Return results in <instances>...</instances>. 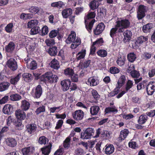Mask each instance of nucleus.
<instances>
[{"mask_svg":"<svg viewBox=\"0 0 155 155\" xmlns=\"http://www.w3.org/2000/svg\"><path fill=\"white\" fill-rule=\"evenodd\" d=\"M58 33V31L57 30H53L51 31L49 34V37L52 38L56 37Z\"/></svg>","mask_w":155,"mask_h":155,"instance_id":"nucleus-61","label":"nucleus"},{"mask_svg":"<svg viewBox=\"0 0 155 155\" xmlns=\"http://www.w3.org/2000/svg\"><path fill=\"white\" fill-rule=\"evenodd\" d=\"M84 115V113L81 110H76L72 114L73 118L76 120H82Z\"/></svg>","mask_w":155,"mask_h":155,"instance_id":"nucleus-6","label":"nucleus"},{"mask_svg":"<svg viewBox=\"0 0 155 155\" xmlns=\"http://www.w3.org/2000/svg\"><path fill=\"white\" fill-rule=\"evenodd\" d=\"M127 58L129 61L132 62L136 60L137 56L136 54L134 53L131 52L128 54Z\"/></svg>","mask_w":155,"mask_h":155,"instance_id":"nucleus-39","label":"nucleus"},{"mask_svg":"<svg viewBox=\"0 0 155 155\" xmlns=\"http://www.w3.org/2000/svg\"><path fill=\"white\" fill-rule=\"evenodd\" d=\"M125 59V57L124 56L119 57L117 61V64L120 66L123 65L124 64Z\"/></svg>","mask_w":155,"mask_h":155,"instance_id":"nucleus-40","label":"nucleus"},{"mask_svg":"<svg viewBox=\"0 0 155 155\" xmlns=\"http://www.w3.org/2000/svg\"><path fill=\"white\" fill-rule=\"evenodd\" d=\"M145 8L143 5H140L137 11V17L139 19H141L145 15Z\"/></svg>","mask_w":155,"mask_h":155,"instance_id":"nucleus-14","label":"nucleus"},{"mask_svg":"<svg viewBox=\"0 0 155 155\" xmlns=\"http://www.w3.org/2000/svg\"><path fill=\"white\" fill-rule=\"evenodd\" d=\"M21 77V74L20 73L18 74L16 76L11 77L10 80V82L12 84H16L19 81Z\"/></svg>","mask_w":155,"mask_h":155,"instance_id":"nucleus-24","label":"nucleus"},{"mask_svg":"<svg viewBox=\"0 0 155 155\" xmlns=\"http://www.w3.org/2000/svg\"><path fill=\"white\" fill-rule=\"evenodd\" d=\"M48 32V27L46 26H43L41 30H40L39 34L42 36L47 35Z\"/></svg>","mask_w":155,"mask_h":155,"instance_id":"nucleus-47","label":"nucleus"},{"mask_svg":"<svg viewBox=\"0 0 155 155\" xmlns=\"http://www.w3.org/2000/svg\"><path fill=\"white\" fill-rule=\"evenodd\" d=\"M48 53L51 56H55L57 54L58 51L57 48L55 46L50 48L48 51Z\"/></svg>","mask_w":155,"mask_h":155,"instance_id":"nucleus-41","label":"nucleus"},{"mask_svg":"<svg viewBox=\"0 0 155 155\" xmlns=\"http://www.w3.org/2000/svg\"><path fill=\"white\" fill-rule=\"evenodd\" d=\"M64 73L66 75L71 77L74 74V71L72 69L68 68L64 70Z\"/></svg>","mask_w":155,"mask_h":155,"instance_id":"nucleus-49","label":"nucleus"},{"mask_svg":"<svg viewBox=\"0 0 155 155\" xmlns=\"http://www.w3.org/2000/svg\"><path fill=\"white\" fill-rule=\"evenodd\" d=\"M124 38L123 39V41L125 42H128L131 38L132 35L131 32L129 30H127L123 33Z\"/></svg>","mask_w":155,"mask_h":155,"instance_id":"nucleus-21","label":"nucleus"},{"mask_svg":"<svg viewBox=\"0 0 155 155\" xmlns=\"http://www.w3.org/2000/svg\"><path fill=\"white\" fill-rule=\"evenodd\" d=\"M100 110L99 106L94 105L91 107L90 109V114L92 115H95L97 114Z\"/></svg>","mask_w":155,"mask_h":155,"instance_id":"nucleus-20","label":"nucleus"},{"mask_svg":"<svg viewBox=\"0 0 155 155\" xmlns=\"http://www.w3.org/2000/svg\"><path fill=\"white\" fill-rule=\"evenodd\" d=\"M22 77L24 80L27 82L31 81L32 79L31 74L27 73L23 74Z\"/></svg>","mask_w":155,"mask_h":155,"instance_id":"nucleus-36","label":"nucleus"},{"mask_svg":"<svg viewBox=\"0 0 155 155\" xmlns=\"http://www.w3.org/2000/svg\"><path fill=\"white\" fill-rule=\"evenodd\" d=\"M15 115L17 118L20 120H24L26 117L25 113L21 109L17 110L15 111Z\"/></svg>","mask_w":155,"mask_h":155,"instance_id":"nucleus-10","label":"nucleus"},{"mask_svg":"<svg viewBox=\"0 0 155 155\" xmlns=\"http://www.w3.org/2000/svg\"><path fill=\"white\" fill-rule=\"evenodd\" d=\"M95 130L92 128H88L81 133V138L82 139H89L94 134Z\"/></svg>","mask_w":155,"mask_h":155,"instance_id":"nucleus-3","label":"nucleus"},{"mask_svg":"<svg viewBox=\"0 0 155 155\" xmlns=\"http://www.w3.org/2000/svg\"><path fill=\"white\" fill-rule=\"evenodd\" d=\"M129 133V131L127 129H124L122 130L120 135L119 139L120 141L124 140L127 136Z\"/></svg>","mask_w":155,"mask_h":155,"instance_id":"nucleus-22","label":"nucleus"},{"mask_svg":"<svg viewBox=\"0 0 155 155\" xmlns=\"http://www.w3.org/2000/svg\"><path fill=\"white\" fill-rule=\"evenodd\" d=\"M106 147L105 152L106 154H112L114 152V148L113 145H107Z\"/></svg>","mask_w":155,"mask_h":155,"instance_id":"nucleus-26","label":"nucleus"},{"mask_svg":"<svg viewBox=\"0 0 155 155\" xmlns=\"http://www.w3.org/2000/svg\"><path fill=\"white\" fill-rule=\"evenodd\" d=\"M71 81L69 79H66L62 81L61 84L62 89L64 91L68 90L70 86Z\"/></svg>","mask_w":155,"mask_h":155,"instance_id":"nucleus-13","label":"nucleus"},{"mask_svg":"<svg viewBox=\"0 0 155 155\" xmlns=\"http://www.w3.org/2000/svg\"><path fill=\"white\" fill-rule=\"evenodd\" d=\"M97 12L101 17H102L105 14L106 10L103 8H99L97 9Z\"/></svg>","mask_w":155,"mask_h":155,"instance_id":"nucleus-56","label":"nucleus"},{"mask_svg":"<svg viewBox=\"0 0 155 155\" xmlns=\"http://www.w3.org/2000/svg\"><path fill=\"white\" fill-rule=\"evenodd\" d=\"M42 92V91L41 86L38 85L36 87L34 93L33 92L32 95L35 98H39L41 96Z\"/></svg>","mask_w":155,"mask_h":155,"instance_id":"nucleus-15","label":"nucleus"},{"mask_svg":"<svg viewBox=\"0 0 155 155\" xmlns=\"http://www.w3.org/2000/svg\"><path fill=\"white\" fill-rule=\"evenodd\" d=\"M34 150V148L32 146H30L23 148L21 152L23 155H29L32 153Z\"/></svg>","mask_w":155,"mask_h":155,"instance_id":"nucleus-18","label":"nucleus"},{"mask_svg":"<svg viewBox=\"0 0 155 155\" xmlns=\"http://www.w3.org/2000/svg\"><path fill=\"white\" fill-rule=\"evenodd\" d=\"M15 48V45L14 43L10 42L6 46L5 49L6 51L8 52H11L13 51Z\"/></svg>","mask_w":155,"mask_h":155,"instance_id":"nucleus-35","label":"nucleus"},{"mask_svg":"<svg viewBox=\"0 0 155 155\" xmlns=\"http://www.w3.org/2000/svg\"><path fill=\"white\" fill-rule=\"evenodd\" d=\"M13 107L12 105L9 104L5 105L3 108V112L7 114H10L13 112Z\"/></svg>","mask_w":155,"mask_h":155,"instance_id":"nucleus-12","label":"nucleus"},{"mask_svg":"<svg viewBox=\"0 0 155 155\" xmlns=\"http://www.w3.org/2000/svg\"><path fill=\"white\" fill-rule=\"evenodd\" d=\"M95 13L94 12H89L87 16L85 18L86 28L89 32L91 31L92 28L95 21L94 19H92L88 24V20L90 19L94 18L95 16Z\"/></svg>","mask_w":155,"mask_h":155,"instance_id":"nucleus-1","label":"nucleus"},{"mask_svg":"<svg viewBox=\"0 0 155 155\" xmlns=\"http://www.w3.org/2000/svg\"><path fill=\"white\" fill-rule=\"evenodd\" d=\"M6 144L10 147H14L17 144L15 140L12 138L9 137L6 139L5 140Z\"/></svg>","mask_w":155,"mask_h":155,"instance_id":"nucleus-17","label":"nucleus"},{"mask_svg":"<svg viewBox=\"0 0 155 155\" xmlns=\"http://www.w3.org/2000/svg\"><path fill=\"white\" fill-rule=\"evenodd\" d=\"M86 50L84 49H82L76 55V59L79 60L84 58L86 54Z\"/></svg>","mask_w":155,"mask_h":155,"instance_id":"nucleus-30","label":"nucleus"},{"mask_svg":"<svg viewBox=\"0 0 155 155\" xmlns=\"http://www.w3.org/2000/svg\"><path fill=\"white\" fill-rule=\"evenodd\" d=\"M130 73L131 76L134 78H137L140 76L139 73L136 71H132Z\"/></svg>","mask_w":155,"mask_h":155,"instance_id":"nucleus-64","label":"nucleus"},{"mask_svg":"<svg viewBox=\"0 0 155 155\" xmlns=\"http://www.w3.org/2000/svg\"><path fill=\"white\" fill-rule=\"evenodd\" d=\"M97 54L100 57L104 58L107 55V52L106 50L104 49L99 50L97 52Z\"/></svg>","mask_w":155,"mask_h":155,"instance_id":"nucleus-46","label":"nucleus"},{"mask_svg":"<svg viewBox=\"0 0 155 155\" xmlns=\"http://www.w3.org/2000/svg\"><path fill=\"white\" fill-rule=\"evenodd\" d=\"M103 43V38H101L94 42L91 45V52L93 54L95 52L96 47H99L102 45Z\"/></svg>","mask_w":155,"mask_h":155,"instance_id":"nucleus-7","label":"nucleus"},{"mask_svg":"<svg viewBox=\"0 0 155 155\" xmlns=\"http://www.w3.org/2000/svg\"><path fill=\"white\" fill-rule=\"evenodd\" d=\"M70 48L72 49L76 48L81 43V41L79 38L77 37L75 41L72 43Z\"/></svg>","mask_w":155,"mask_h":155,"instance_id":"nucleus-28","label":"nucleus"},{"mask_svg":"<svg viewBox=\"0 0 155 155\" xmlns=\"http://www.w3.org/2000/svg\"><path fill=\"white\" fill-rule=\"evenodd\" d=\"M90 63V60L85 61L84 63L80 62L78 67L82 69L85 68H87L88 67Z\"/></svg>","mask_w":155,"mask_h":155,"instance_id":"nucleus-43","label":"nucleus"},{"mask_svg":"<svg viewBox=\"0 0 155 155\" xmlns=\"http://www.w3.org/2000/svg\"><path fill=\"white\" fill-rule=\"evenodd\" d=\"M134 82L130 80H128L126 84L125 89L127 91H128L133 86Z\"/></svg>","mask_w":155,"mask_h":155,"instance_id":"nucleus-52","label":"nucleus"},{"mask_svg":"<svg viewBox=\"0 0 155 155\" xmlns=\"http://www.w3.org/2000/svg\"><path fill=\"white\" fill-rule=\"evenodd\" d=\"M70 140L69 137H67L64 142L63 146L65 148H68L70 145Z\"/></svg>","mask_w":155,"mask_h":155,"instance_id":"nucleus-57","label":"nucleus"},{"mask_svg":"<svg viewBox=\"0 0 155 155\" xmlns=\"http://www.w3.org/2000/svg\"><path fill=\"white\" fill-rule=\"evenodd\" d=\"M6 64L8 67L12 71H15L17 69V62L13 58L9 59L7 62Z\"/></svg>","mask_w":155,"mask_h":155,"instance_id":"nucleus-5","label":"nucleus"},{"mask_svg":"<svg viewBox=\"0 0 155 155\" xmlns=\"http://www.w3.org/2000/svg\"><path fill=\"white\" fill-rule=\"evenodd\" d=\"M10 99L13 101H17L21 99V97L18 94H12L10 96Z\"/></svg>","mask_w":155,"mask_h":155,"instance_id":"nucleus-48","label":"nucleus"},{"mask_svg":"<svg viewBox=\"0 0 155 155\" xmlns=\"http://www.w3.org/2000/svg\"><path fill=\"white\" fill-rule=\"evenodd\" d=\"M38 21L36 20H32L28 22L27 24L28 27V28H32L35 27L38 25Z\"/></svg>","mask_w":155,"mask_h":155,"instance_id":"nucleus-42","label":"nucleus"},{"mask_svg":"<svg viewBox=\"0 0 155 155\" xmlns=\"http://www.w3.org/2000/svg\"><path fill=\"white\" fill-rule=\"evenodd\" d=\"M110 72L113 74L118 73L119 72V70L116 67H112L110 69Z\"/></svg>","mask_w":155,"mask_h":155,"instance_id":"nucleus-63","label":"nucleus"},{"mask_svg":"<svg viewBox=\"0 0 155 155\" xmlns=\"http://www.w3.org/2000/svg\"><path fill=\"white\" fill-rule=\"evenodd\" d=\"M99 83V81L97 77L93 76L89 78L86 82V84L91 86L97 85Z\"/></svg>","mask_w":155,"mask_h":155,"instance_id":"nucleus-9","label":"nucleus"},{"mask_svg":"<svg viewBox=\"0 0 155 155\" xmlns=\"http://www.w3.org/2000/svg\"><path fill=\"white\" fill-rule=\"evenodd\" d=\"M118 111L117 110L115 106L112 107H108L106 108L105 110V113L106 114L110 113H117Z\"/></svg>","mask_w":155,"mask_h":155,"instance_id":"nucleus-33","label":"nucleus"},{"mask_svg":"<svg viewBox=\"0 0 155 155\" xmlns=\"http://www.w3.org/2000/svg\"><path fill=\"white\" fill-rule=\"evenodd\" d=\"M105 28V26L103 23H99L94 30V31L95 35H98L101 33Z\"/></svg>","mask_w":155,"mask_h":155,"instance_id":"nucleus-11","label":"nucleus"},{"mask_svg":"<svg viewBox=\"0 0 155 155\" xmlns=\"http://www.w3.org/2000/svg\"><path fill=\"white\" fill-rule=\"evenodd\" d=\"M58 79V77L55 75H53L51 72H48L42 75L41 77V80L45 83L49 82L52 83L56 82Z\"/></svg>","mask_w":155,"mask_h":155,"instance_id":"nucleus-2","label":"nucleus"},{"mask_svg":"<svg viewBox=\"0 0 155 155\" xmlns=\"http://www.w3.org/2000/svg\"><path fill=\"white\" fill-rule=\"evenodd\" d=\"M126 78L125 76L121 75L119 78L117 82V88H119L121 87L125 83Z\"/></svg>","mask_w":155,"mask_h":155,"instance_id":"nucleus-27","label":"nucleus"},{"mask_svg":"<svg viewBox=\"0 0 155 155\" xmlns=\"http://www.w3.org/2000/svg\"><path fill=\"white\" fill-rule=\"evenodd\" d=\"M91 93L94 99H97L99 98L100 95L96 90H92Z\"/></svg>","mask_w":155,"mask_h":155,"instance_id":"nucleus-62","label":"nucleus"},{"mask_svg":"<svg viewBox=\"0 0 155 155\" xmlns=\"http://www.w3.org/2000/svg\"><path fill=\"white\" fill-rule=\"evenodd\" d=\"M40 28L38 26H36L32 28L30 31V34L31 35H34L38 33H39Z\"/></svg>","mask_w":155,"mask_h":155,"instance_id":"nucleus-45","label":"nucleus"},{"mask_svg":"<svg viewBox=\"0 0 155 155\" xmlns=\"http://www.w3.org/2000/svg\"><path fill=\"white\" fill-rule=\"evenodd\" d=\"M132 101L134 104H139L141 102L142 99L140 97L137 96H135L132 97Z\"/></svg>","mask_w":155,"mask_h":155,"instance_id":"nucleus-50","label":"nucleus"},{"mask_svg":"<svg viewBox=\"0 0 155 155\" xmlns=\"http://www.w3.org/2000/svg\"><path fill=\"white\" fill-rule=\"evenodd\" d=\"M147 93L149 95H152L155 91V82H150L146 86Z\"/></svg>","mask_w":155,"mask_h":155,"instance_id":"nucleus-8","label":"nucleus"},{"mask_svg":"<svg viewBox=\"0 0 155 155\" xmlns=\"http://www.w3.org/2000/svg\"><path fill=\"white\" fill-rule=\"evenodd\" d=\"M39 11L38 8L36 7L32 6L29 9V12L33 14L37 13Z\"/></svg>","mask_w":155,"mask_h":155,"instance_id":"nucleus-55","label":"nucleus"},{"mask_svg":"<svg viewBox=\"0 0 155 155\" xmlns=\"http://www.w3.org/2000/svg\"><path fill=\"white\" fill-rule=\"evenodd\" d=\"M27 130L28 132L30 134L34 133L37 128L36 125L34 124H32L28 125Z\"/></svg>","mask_w":155,"mask_h":155,"instance_id":"nucleus-23","label":"nucleus"},{"mask_svg":"<svg viewBox=\"0 0 155 155\" xmlns=\"http://www.w3.org/2000/svg\"><path fill=\"white\" fill-rule=\"evenodd\" d=\"M148 40V37L146 36L144 37V36H141L138 38L137 42V43L141 44L144 42L147 41Z\"/></svg>","mask_w":155,"mask_h":155,"instance_id":"nucleus-44","label":"nucleus"},{"mask_svg":"<svg viewBox=\"0 0 155 155\" xmlns=\"http://www.w3.org/2000/svg\"><path fill=\"white\" fill-rule=\"evenodd\" d=\"M76 38V33L73 31H71V34L69 35L68 38L66 40V42L67 44H70L75 41Z\"/></svg>","mask_w":155,"mask_h":155,"instance_id":"nucleus-16","label":"nucleus"},{"mask_svg":"<svg viewBox=\"0 0 155 155\" xmlns=\"http://www.w3.org/2000/svg\"><path fill=\"white\" fill-rule=\"evenodd\" d=\"M153 27L152 24H148L144 25L142 28L143 31L144 32L147 33L150 32V30Z\"/></svg>","mask_w":155,"mask_h":155,"instance_id":"nucleus-38","label":"nucleus"},{"mask_svg":"<svg viewBox=\"0 0 155 155\" xmlns=\"http://www.w3.org/2000/svg\"><path fill=\"white\" fill-rule=\"evenodd\" d=\"M51 67L53 68L58 69L60 67L59 62L55 59H54L51 62L50 64Z\"/></svg>","mask_w":155,"mask_h":155,"instance_id":"nucleus-31","label":"nucleus"},{"mask_svg":"<svg viewBox=\"0 0 155 155\" xmlns=\"http://www.w3.org/2000/svg\"><path fill=\"white\" fill-rule=\"evenodd\" d=\"M148 117L145 114H142L140 115L138 120V123L140 124H144L147 120Z\"/></svg>","mask_w":155,"mask_h":155,"instance_id":"nucleus-34","label":"nucleus"},{"mask_svg":"<svg viewBox=\"0 0 155 155\" xmlns=\"http://www.w3.org/2000/svg\"><path fill=\"white\" fill-rule=\"evenodd\" d=\"M37 67V64L35 61H32L29 65V68L31 70L35 69Z\"/></svg>","mask_w":155,"mask_h":155,"instance_id":"nucleus-59","label":"nucleus"},{"mask_svg":"<svg viewBox=\"0 0 155 155\" xmlns=\"http://www.w3.org/2000/svg\"><path fill=\"white\" fill-rule=\"evenodd\" d=\"M30 106L29 103L26 100H24L21 101V107L22 110L26 111L29 109Z\"/></svg>","mask_w":155,"mask_h":155,"instance_id":"nucleus-19","label":"nucleus"},{"mask_svg":"<svg viewBox=\"0 0 155 155\" xmlns=\"http://www.w3.org/2000/svg\"><path fill=\"white\" fill-rule=\"evenodd\" d=\"M13 27V24L12 23H9L5 27V30L8 33H11L12 31Z\"/></svg>","mask_w":155,"mask_h":155,"instance_id":"nucleus-54","label":"nucleus"},{"mask_svg":"<svg viewBox=\"0 0 155 155\" xmlns=\"http://www.w3.org/2000/svg\"><path fill=\"white\" fill-rule=\"evenodd\" d=\"M72 12V11L71 9H65L62 11V14L64 18H67L71 15Z\"/></svg>","mask_w":155,"mask_h":155,"instance_id":"nucleus-25","label":"nucleus"},{"mask_svg":"<svg viewBox=\"0 0 155 155\" xmlns=\"http://www.w3.org/2000/svg\"><path fill=\"white\" fill-rule=\"evenodd\" d=\"M99 5V2L95 0L91 1L89 4V6L91 9L94 10L97 9Z\"/></svg>","mask_w":155,"mask_h":155,"instance_id":"nucleus-37","label":"nucleus"},{"mask_svg":"<svg viewBox=\"0 0 155 155\" xmlns=\"http://www.w3.org/2000/svg\"><path fill=\"white\" fill-rule=\"evenodd\" d=\"M116 27H119L122 29L128 28L130 25V22L127 19L119 20L116 22Z\"/></svg>","mask_w":155,"mask_h":155,"instance_id":"nucleus-4","label":"nucleus"},{"mask_svg":"<svg viewBox=\"0 0 155 155\" xmlns=\"http://www.w3.org/2000/svg\"><path fill=\"white\" fill-rule=\"evenodd\" d=\"M45 42L47 46H50L54 45V41L52 39H47L45 40Z\"/></svg>","mask_w":155,"mask_h":155,"instance_id":"nucleus-58","label":"nucleus"},{"mask_svg":"<svg viewBox=\"0 0 155 155\" xmlns=\"http://www.w3.org/2000/svg\"><path fill=\"white\" fill-rule=\"evenodd\" d=\"M143 56L144 59L147 60L151 58L152 54L151 53L146 52L143 54Z\"/></svg>","mask_w":155,"mask_h":155,"instance_id":"nucleus-60","label":"nucleus"},{"mask_svg":"<svg viewBox=\"0 0 155 155\" xmlns=\"http://www.w3.org/2000/svg\"><path fill=\"white\" fill-rule=\"evenodd\" d=\"M51 147L52 145L50 143L48 146L42 148L41 150L42 153L45 155H48L50 152Z\"/></svg>","mask_w":155,"mask_h":155,"instance_id":"nucleus-29","label":"nucleus"},{"mask_svg":"<svg viewBox=\"0 0 155 155\" xmlns=\"http://www.w3.org/2000/svg\"><path fill=\"white\" fill-rule=\"evenodd\" d=\"M10 84V83L7 82H4L0 84V91H2L7 89Z\"/></svg>","mask_w":155,"mask_h":155,"instance_id":"nucleus-32","label":"nucleus"},{"mask_svg":"<svg viewBox=\"0 0 155 155\" xmlns=\"http://www.w3.org/2000/svg\"><path fill=\"white\" fill-rule=\"evenodd\" d=\"M147 85L146 81H143L139 83L137 86V90H140L143 89Z\"/></svg>","mask_w":155,"mask_h":155,"instance_id":"nucleus-51","label":"nucleus"},{"mask_svg":"<svg viewBox=\"0 0 155 155\" xmlns=\"http://www.w3.org/2000/svg\"><path fill=\"white\" fill-rule=\"evenodd\" d=\"M63 3L61 1L52 3L51 4V6L53 7H61L63 5Z\"/></svg>","mask_w":155,"mask_h":155,"instance_id":"nucleus-53","label":"nucleus"}]
</instances>
